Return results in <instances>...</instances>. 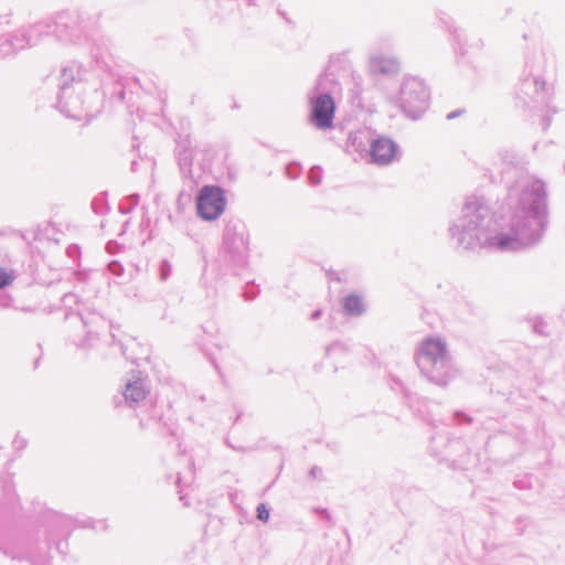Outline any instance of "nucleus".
Instances as JSON below:
<instances>
[{
    "instance_id": "nucleus-1",
    "label": "nucleus",
    "mask_w": 565,
    "mask_h": 565,
    "mask_svg": "<svg viewBox=\"0 0 565 565\" xmlns=\"http://www.w3.org/2000/svg\"><path fill=\"white\" fill-rule=\"evenodd\" d=\"M225 199L217 186L206 185L202 188L198 198V211L204 220H215L224 211Z\"/></svg>"
},
{
    "instance_id": "nucleus-2",
    "label": "nucleus",
    "mask_w": 565,
    "mask_h": 565,
    "mask_svg": "<svg viewBox=\"0 0 565 565\" xmlns=\"http://www.w3.org/2000/svg\"><path fill=\"white\" fill-rule=\"evenodd\" d=\"M334 114V103L329 95H323L317 98L312 109V120L320 129H327L332 126V118Z\"/></svg>"
},
{
    "instance_id": "nucleus-3",
    "label": "nucleus",
    "mask_w": 565,
    "mask_h": 565,
    "mask_svg": "<svg viewBox=\"0 0 565 565\" xmlns=\"http://www.w3.org/2000/svg\"><path fill=\"white\" fill-rule=\"evenodd\" d=\"M395 152V145L390 139L380 138L371 145V156L373 161L377 164L390 163L393 160Z\"/></svg>"
},
{
    "instance_id": "nucleus-4",
    "label": "nucleus",
    "mask_w": 565,
    "mask_h": 565,
    "mask_svg": "<svg viewBox=\"0 0 565 565\" xmlns=\"http://www.w3.org/2000/svg\"><path fill=\"white\" fill-rule=\"evenodd\" d=\"M422 356L436 362L445 356L446 348L439 340L427 339L422 344Z\"/></svg>"
},
{
    "instance_id": "nucleus-5",
    "label": "nucleus",
    "mask_w": 565,
    "mask_h": 565,
    "mask_svg": "<svg viewBox=\"0 0 565 565\" xmlns=\"http://www.w3.org/2000/svg\"><path fill=\"white\" fill-rule=\"evenodd\" d=\"M148 392L140 380L129 382L124 391V396L128 402H140L146 398Z\"/></svg>"
},
{
    "instance_id": "nucleus-6",
    "label": "nucleus",
    "mask_w": 565,
    "mask_h": 565,
    "mask_svg": "<svg viewBox=\"0 0 565 565\" xmlns=\"http://www.w3.org/2000/svg\"><path fill=\"white\" fill-rule=\"evenodd\" d=\"M345 313L350 316H360L364 311V302L360 296L350 295L342 301Z\"/></svg>"
},
{
    "instance_id": "nucleus-7",
    "label": "nucleus",
    "mask_w": 565,
    "mask_h": 565,
    "mask_svg": "<svg viewBox=\"0 0 565 565\" xmlns=\"http://www.w3.org/2000/svg\"><path fill=\"white\" fill-rule=\"evenodd\" d=\"M14 275L11 270L0 268V289L12 284Z\"/></svg>"
},
{
    "instance_id": "nucleus-8",
    "label": "nucleus",
    "mask_w": 565,
    "mask_h": 565,
    "mask_svg": "<svg viewBox=\"0 0 565 565\" xmlns=\"http://www.w3.org/2000/svg\"><path fill=\"white\" fill-rule=\"evenodd\" d=\"M257 518L263 521L267 522L269 519V510L266 508L265 504H259L257 507Z\"/></svg>"
},
{
    "instance_id": "nucleus-9",
    "label": "nucleus",
    "mask_w": 565,
    "mask_h": 565,
    "mask_svg": "<svg viewBox=\"0 0 565 565\" xmlns=\"http://www.w3.org/2000/svg\"><path fill=\"white\" fill-rule=\"evenodd\" d=\"M508 242H500L501 246H504Z\"/></svg>"
}]
</instances>
